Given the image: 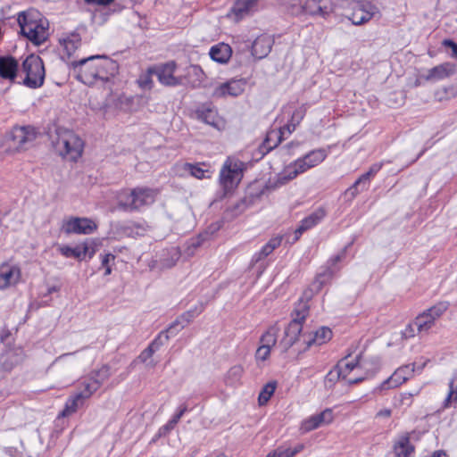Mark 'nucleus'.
Segmentation results:
<instances>
[{
	"mask_svg": "<svg viewBox=\"0 0 457 457\" xmlns=\"http://www.w3.org/2000/svg\"><path fill=\"white\" fill-rule=\"evenodd\" d=\"M71 65L78 80L87 86L98 82L105 83L113 78L119 71L116 61L104 55H92L80 60L71 61Z\"/></svg>",
	"mask_w": 457,
	"mask_h": 457,
	"instance_id": "f257e3e1",
	"label": "nucleus"
},
{
	"mask_svg": "<svg viewBox=\"0 0 457 457\" xmlns=\"http://www.w3.org/2000/svg\"><path fill=\"white\" fill-rule=\"evenodd\" d=\"M17 21L21 34L34 45L39 46L47 40L49 23L38 12H21Z\"/></svg>",
	"mask_w": 457,
	"mask_h": 457,
	"instance_id": "f03ea898",
	"label": "nucleus"
},
{
	"mask_svg": "<svg viewBox=\"0 0 457 457\" xmlns=\"http://www.w3.org/2000/svg\"><path fill=\"white\" fill-rule=\"evenodd\" d=\"M158 189L137 187L121 192L118 197V207L125 212H138L155 202Z\"/></svg>",
	"mask_w": 457,
	"mask_h": 457,
	"instance_id": "7ed1b4c3",
	"label": "nucleus"
},
{
	"mask_svg": "<svg viewBox=\"0 0 457 457\" xmlns=\"http://www.w3.org/2000/svg\"><path fill=\"white\" fill-rule=\"evenodd\" d=\"M54 151L63 159L77 162L84 150V141L74 131L58 129L53 140Z\"/></svg>",
	"mask_w": 457,
	"mask_h": 457,
	"instance_id": "20e7f679",
	"label": "nucleus"
},
{
	"mask_svg": "<svg viewBox=\"0 0 457 457\" xmlns=\"http://www.w3.org/2000/svg\"><path fill=\"white\" fill-rule=\"evenodd\" d=\"M19 76L22 84L29 88L36 89L44 85L46 70L43 60L36 54H29L23 61Z\"/></svg>",
	"mask_w": 457,
	"mask_h": 457,
	"instance_id": "39448f33",
	"label": "nucleus"
},
{
	"mask_svg": "<svg viewBox=\"0 0 457 457\" xmlns=\"http://www.w3.org/2000/svg\"><path fill=\"white\" fill-rule=\"evenodd\" d=\"M345 258V249L342 250L337 255L329 258L326 264L320 268V270L317 273L314 280L304 292V295L307 298H311L313 295L320 292L324 286L330 283L335 274L340 270V267L337 265L338 262Z\"/></svg>",
	"mask_w": 457,
	"mask_h": 457,
	"instance_id": "423d86ee",
	"label": "nucleus"
},
{
	"mask_svg": "<svg viewBox=\"0 0 457 457\" xmlns=\"http://www.w3.org/2000/svg\"><path fill=\"white\" fill-rule=\"evenodd\" d=\"M367 369V361H362L361 354H358L353 360L345 361L342 360L337 365V376L342 378L349 385L362 382L373 373L363 372Z\"/></svg>",
	"mask_w": 457,
	"mask_h": 457,
	"instance_id": "0eeeda50",
	"label": "nucleus"
},
{
	"mask_svg": "<svg viewBox=\"0 0 457 457\" xmlns=\"http://www.w3.org/2000/svg\"><path fill=\"white\" fill-rule=\"evenodd\" d=\"M111 375L110 366L103 365L100 369L91 371L79 380L76 393L87 401L110 378Z\"/></svg>",
	"mask_w": 457,
	"mask_h": 457,
	"instance_id": "6e6552de",
	"label": "nucleus"
},
{
	"mask_svg": "<svg viewBox=\"0 0 457 457\" xmlns=\"http://www.w3.org/2000/svg\"><path fill=\"white\" fill-rule=\"evenodd\" d=\"M37 135V129L31 125L14 126L7 137V141L13 151L19 152L29 148Z\"/></svg>",
	"mask_w": 457,
	"mask_h": 457,
	"instance_id": "1a4fd4ad",
	"label": "nucleus"
},
{
	"mask_svg": "<svg viewBox=\"0 0 457 457\" xmlns=\"http://www.w3.org/2000/svg\"><path fill=\"white\" fill-rule=\"evenodd\" d=\"M244 163L228 159L220 173V182L225 193L232 191L243 178Z\"/></svg>",
	"mask_w": 457,
	"mask_h": 457,
	"instance_id": "9d476101",
	"label": "nucleus"
},
{
	"mask_svg": "<svg viewBox=\"0 0 457 457\" xmlns=\"http://www.w3.org/2000/svg\"><path fill=\"white\" fill-rule=\"evenodd\" d=\"M153 71L157 77L159 83L164 87H176L183 85L180 75L176 76L178 64L175 61H168L166 62L154 64Z\"/></svg>",
	"mask_w": 457,
	"mask_h": 457,
	"instance_id": "9b49d317",
	"label": "nucleus"
},
{
	"mask_svg": "<svg viewBox=\"0 0 457 457\" xmlns=\"http://www.w3.org/2000/svg\"><path fill=\"white\" fill-rule=\"evenodd\" d=\"M378 12V8L370 1L360 0L352 4L348 19L353 25H362L370 21Z\"/></svg>",
	"mask_w": 457,
	"mask_h": 457,
	"instance_id": "f8f14e48",
	"label": "nucleus"
},
{
	"mask_svg": "<svg viewBox=\"0 0 457 457\" xmlns=\"http://www.w3.org/2000/svg\"><path fill=\"white\" fill-rule=\"evenodd\" d=\"M62 231L65 234L89 235L97 229V224L89 218L70 217L63 221Z\"/></svg>",
	"mask_w": 457,
	"mask_h": 457,
	"instance_id": "ddd939ff",
	"label": "nucleus"
},
{
	"mask_svg": "<svg viewBox=\"0 0 457 457\" xmlns=\"http://www.w3.org/2000/svg\"><path fill=\"white\" fill-rule=\"evenodd\" d=\"M415 371V364H406L398 368L394 374L383 381L378 387L375 388V393H381L384 390L395 388L406 382Z\"/></svg>",
	"mask_w": 457,
	"mask_h": 457,
	"instance_id": "4468645a",
	"label": "nucleus"
},
{
	"mask_svg": "<svg viewBox=\"0 0 457 457\" xmlns=\"http://www.w3.org/2000/svg\"><path fill=\"white\" fill-rule=\"evenodd\" d=\"M184 87L191 89L201 88L206 80V74L198 64H190L184 70V73L180 75Z\"/></svg>",
	"mask_w": 457,
	"mask_h": 457,
	"instance_id": "2eb2a0df",
	"label": "nucleus"
},
{
	"mask_svg": "<svg viewBox=\"0 0 457 457\" xmlns=\"http://www.w3.org/2000/svg\"><path fill=\"white\" fill-rule=\"evenodd\" d=\"M383 163L377 162L372 164L369 170L361 175L355 182L346 190V194L350 195L353 198L358 195L361 192L367 190L371 179L382 169Z\"/></svg>",
	"mask_w": 457,
	"mask_h": 457,
	"instance_id": "dca6fc26",
	"label": "nucleus"
},
{
	"mask_svg": "<svg viewBox=\"0 0 457 457\" xmlns=\"http://www.w3.org/2000/svg\"><path fill=\"white\" fill-rule=\"evenodd\" d=\"M246 84L245 79H232L217 86L213 90L212 96L216 98L238 96L245 91Z\"/></svg>",
	"mask_w": 457,
	"mask_h": 457,
	"instance_id": "f3484780",
	"label": "nucleus"
},
{
	"mask_svg": "<svg viewBox=\"0 0 457 457\" xmlns=\"http://www.w3.org/2000/svg\"><path fill=\"white\" fill-rule=\"evenodd\" d=\"M333 419V411L329 408H327L323 411L313 414L303 420L301 423L300 430L303 433L310 432L321 426L331 423Z\"/></svg>",
	"mask_w": 457,
	"mask_h": 457,
	"instance_id": "a211bd4d",
	"label": "nucleus"
},
{
	"mask_svg": "<svg viewBox=\"0 0 457 457\" xmlns=\"http://www.w3.org/2000/svg\"><path fill=\"white\" fill-rule=\"evenodd\" d=\"M260 0H236L228 16H232L236 21L253 14L258 11Z\"/></svg>",
	"mask_w": 457,
	"mask_h": 457,
	"instance_id": "6ab92c4d",
	"label": "nucleus"
},
{
	"mask_svg": "<svg viewBox=\"0 0 457 457\" xmlns=\"http://www.w3.org/2000/svg\"><path fill=\"white\" fill-rule=\"evenodd\" d=\"M195 116L197 120L220 129L223 120L218 115L217 110L211 104H203L195 111Z\"/></svg>",
	"mask_w": 457,
	"mask_h": 457,
	"instance_id": "aec40b11",
	"label": "nucleus"
},
{
	"mask_svg": "<svg viewBox=\"0 0 457 457\" xmlns=\"http://www.w3.org/2000/svg\"><path fill=\"white\" fill-rule=\"evenodd\" d=\"M327 215L325 208L319 207L310 215L303 219L298 228L295 230V238L293 243L299 240L303 232L318 225Z\"/></svg>",
	"mask_w": 457,
	"mask_h": 457,
	"instance_id": "412c9836",
	"label": "nucleus"
},
{
	"mask_svg": "<svg viewBox=\"0 0 457 457\" xmlns=\"http://www.w3.org/2000/svg\"><path fill=\"white\" fill-rule=\"evenodd\" d=\"M305 14L327 18L334 12L331 0H304Z\"/></svg>",
	"mask_w": 457,
	"mask_h": 457,
	"instance_id": "4be33fe9",
	"label": "nucleus"
},
{
	"mask_svg": "<svg viewBox=\"0 0 457 457\" xmlns=\"http://www.w3.org/2000/svg\"><path fill=\"white\" fill-rule=\"evenodd\" d=\"M18 76V61L11 55H0V79L14 82Z\"/></svg>",
	"mask_w": 457,
	"mask_h": 457,
	"instance_id": "5701e85b",
	"label": "nucleus"
},
{
	"mask_svg": "<svg viewBox=\"0 0 457 457\" xmlns=\"http://www.w3.org/2000/svg\"><path fill=\"white\" fill-rule=\"evenodd\" d=\"M310 169L312 167L309 166L303 156L298 158L285 170L284 173L279 175L278 182L280 185H284Z\"/></svg>",
	"mask_w": 457,
	"mask_h": 457,
	"instance_id": "b1692460",
	"label": "nucleus"
},
{
	"mask_svg": "<svg viewBox=\"0 0 457 457\" xmlns=\"http://www.w3.org/2000/svg\"><path fill=\"white\" fill-rule=\"evenodd\" d=\"M333 337L332 330L328 327H321L315 332L306 335L303 338L304 347L299 349L301 351H306L312 345H321L328 342Z\"/></svg>",
	"mask_w": 457,
	"mask_h": 457,
	"instance_id": "393cba45",
	"label": "nucleus"
},
{
	"mask_svg": "<svg viewBox=\"0 0 457 457\" xmlns=\"http://www.w3.org/2000/svg\"><path fill=\"white\" fill-rule=\"evenodd\" d=\"M204 311V305L189 310L179 316L167 328L170 336L177 335L182 328L187 326L195 317Z\"/></svg>",
	"mask_w": 457,
	"mask_h": 457,
	"instance_id": "a878e982",
	"label": "nucleus"
},
{
	"mask_svg": "<svg viewBox=\"0 0 457 457\" xmlns=\"http://www.w3.org/2000/svg\"><path fill=\"white\" fill-rule=\"evenodd\" d=\"M456 71L455 65L451 62H444L428 71L422 78L426 81H437L449 78Z\"/></svg>",
	"mask_w": 457,
	"mask_h": 457,
	"instance_id": "bb28decb",
	"label": "nucleus"
},
{
	"mask_svg": "<svg viewBox=\"0 0 457 457\" xmlns=\"http://www.w3.org/2000/svg\"><path fill=\"white\" fill-rule=\"evenodd\" d=\"M20 276L19 268L9 263H3L0 266V289H5L16 284Z\"/></svg>",
	"mask_w": 457,
	"mask_h": 457,
	"instance_id": "cd10ccee",
	"label": "nucleus"
},
{
	"mask_svg": "<svg viewBox=\"0 0 457 457\" xmlns=\"http://www.w3.org/2000/svg\"><path fill=\"white\" fill-rule=\"evenodd\" d=\"M395 457H412L415 453V446L411 443V434L401 435L393 446Z\"/></svg>",
	"mask_w": 457,
	"mask_h": 457,
	"instance_id": "c85d7f7f",
	"label": "nucleus"
},
{
	"mask_svg": "<svg viewBox=\"0 0 457 457\" xmlns=\"http://www.w3.org/2000/svg\"><path fill=\"white\" fill-rule=\"evenodd\" d=\"M309 314V307L306 303H299L292 314L293 319L289 323V330L293 333H301L303 323Z\"/></svg>",
	"mask_w": 457,
	"mask_h": 457,
	"instance_id": "c756f323",
	"label": "nucleus"
},
{
	"mask_svg": "<svg viewBox=\"0 0 457 457\" xmlns=\"http://www.w3.org/2000/svg\"><path fill=\"white\" fill-rule=\"evenodd\" d=\"M273 39L270 36L261 35L252 44L253 56L262 59L269 54L273 46Z\"/></svg>",
	"mask_w": 457,
	"mask_h": 457,
	"instance_id": "7c9ffc66",
	"label": "nucleus"
},
{
	"mask_svg": "<svg viewBox=\"0 0 457 457\" xmlns=\"http://www.w3.org/2000/svg\"><path fill=\"white\" fill-rule=\"evenodd\" d=\"M87 400L77 393L71 395L66 401L63 410L59 413L58 418L69 417L82 408Z\"/></svg>",
	"mask_w": 457,
	"mask_h": 457,
	"instance_id": "2f4dec72",
	"label": "nucleus"
},
{
	"mask_svg": "<svg viewBox=\"0 0 457 457\" xmlns=\"http://www.w3.org/2000/svg\"><path fill=\"white\" fill-rule=\"evenodd\" d=\"M209 54L214 62L223 64L229 61L232 55V49L228 44L219 43L211 47Z\"/></svg>",
	"mask_w": 457,
	"mask_h": 457,
	"instance_id": "473e14b6",
	"label": "nucleus"
},
{
	"mask_svg": "<svg viewBox=\"0 0 457 457\" xmlns=\"http://www.w3.org/2000/svg\"><path fill=\"white\" fill-rule=\"evenodd\" d=\"M435 324L436 320L427 310L420 313L414 320V325L416 326L418 333L428 334Z\"/></svg>",
	"mask_w": 457,
	"mask_h": 457,
	"instance_id": "72a5a7b5",
	"label": "nucleus"
},
{
	"mask_svg": "<svg viewBox=\"0 0 457 457\" xmlns=\"http://www.w3.org/2000/svg\"><path fill=\"white\" fill-rule=\"evenodd\" d=\"M88 252V245L87 244L79 245L75 247L64 245L60 248V253L66 258H75L77 260H83Z\"/></svg>",
	"mask_w": 457,
	"mask_h": 457,
	"instance_id": "f704fd0d",
	"label": "nucleus"
},
{
	"mask_svg": "<svg viewBox=\"0 0 457 457\" xmlns=\"http://www.w3.org/2000/svg\"><path fill=\"white\" fill-rule=\"evenodd\" d=\"M305 337V334L301 333H293L289 330V325L285 330V337L280 341L279 345L282 348L283 352H287L289 348H291L293 345H297L299 343L303 344V338Z\"/></svg>",
	"mask_w": 457,
	"mask_h": 457,
	"instance_id": "c9c22d12",
	"label": "nucleus"
},
{
	"mask_svg": "<svg viewBox=\"0 0 457 457\" xmlns=\"http://www.w3.org/2000/svg\"><path fill=\"white\" fill-rule=\"evenodd\" d=\"M279 331L280 327L277 322L270 325L262 335L260 344L272 348L277 344Z\"/></svg>",
	"mask_w": 457,
	"mask_h": 457,
	"instance_id": "e433bc0d",
	"label": "nucleus"
},
{
	"mask_svg": "<svg viewBox=\"0 0 457 457\" xmlns=\"http://www.w3.org/2000/svg\"><path fill=\"white\" fill-rule=\"evenodd\" d=\"M304 449L303 444H297L294 447L287 446L285 445H279L275 450L270 452L272 457H295Z\"/></svg>",
	"mask_w": 457,
	"mask_h": 457,
	"instance_id": "4c0bfd02",
	"label": "nucleus"
},
{
	"mask_svg": "<svg viewBox=\"0 0 457 457\" xmlns=\"http://www.w3.org/2000/svg\"><path fill=\"white\" fill-rule=\"evenodd\" d=\"M60 44L68 56H71L80 46L81 37L78 33H72L68 37L60 39Z\"/></svg>",
	"mask_w": 457,
	"mask_h": 457,
	"instance_id": "58836bf2",
	"label": "nucleus"
},
{
	"mask_svg": "<svg viewBox=\"0 0 457 457\" xmlns=\"http://www.w3.org/2000/svg\"><path fill=\"white\" fill-rule=\"evenodd\" d=\"M328 150L325 148H318L306 154L303 157L312 168L321 163L328 156Z\"/></svg>",
	"mask_w": 457,
	"mask_h": 457,
	"instance_id": "ea45409f",
	"label": "nucleus"
},
{
	"mask_svg": "<svg viewBox=\"0 0 457 457\" xmlns=\"http://www.w3.org/2000/svg\"><path fill=\"white\" fill-rule=\"evenodd\" d=\"M244 374V369L241 365L231 367L226 374L225 383L228 386H235L240 384V380Z\"/></svg>",
	"mask_w": 457,
	"mask_h": 457,
	"instance_id": "a19ab883",
	"label": "nucleus"
},
{
	"mask_svg": "<svg viewBox=\"0 0 457 457\" xmlns=\"http://www.w3.org/2000/svg\"><path fill=\"white\" fill-rule=\"evenodd\" d=\"M276 388V381H270L262 387L258 396V402L261 406L265 405L270 401Z\"/></svg>",
	"mask_w": 457,
	"mask_h": 457,
	"instance_id": "79ce46f5",
	"label": "nucleus"
},
{
	"mask_svg": "<svg viewBox=\"0 0 457 457\" xmlns=\"http://www.w3.org/2000/svg\"><path fill=\"white\" fill-rule=\"evenodd\" d=\"M154 69V65L149 66L145 72L139 76L137 82L140 88L151 90L154 87V81L152 79L153 75H154V72L153 71Z\"/></svg>",
	"mask_w": 457,
	"mask_h": 457,
	"instance_id": "37998d69",
	"label": "nucleus"
},
{
	"mask_svg": "<svg viewBox=\"0 0 457 457\" xmlns=\"http://www.w3.org/2000/svg\"><path fill=\"white\" fill-rule=\"evenodd\" d=\"M449 307H450L449 302L440 301V302L436 303V304H434L433 306H431L430 308L427 309V312L429 314H431V316L433 317V319L435 320H436L446 312V311L449 309Z\"/></svg>",
	"mask_w": 457,
	"mask_h": 457,
	"instance_id": "c03bdc74",
	"label": "nucleus"
},
{
	"mask_svg": "<svg viewBox=\"0 0 457 457\" xmlns=\"http://www.w3.org/2000/svg\"><path fill=\"white\" fill-rule=\"evenodd\" d=\"M287 11L294 16L305 14L304 0H289L287 4Z\"/></svg>",
	"mask_w": 457,
	"mask_h": 457,
	"instance_id": "a18cd8bd",
	"label": "nucleus"
},
{
	"mask_svg": "<svg viewBox=\"0 0 457 457\" xmlns=\"http://www.w3.org/2000/svg\"><path fill=\"white\" fill-rule=\"evenodd\" d=\"M453 403H457V389L453 383H449V392L443 402V408L448 409L453 406Z\"/></svg>",
	"mask_w": 457,
	"mask_h": 457,
	"instance_id": "49530a36",
	"label": "nucleus"
},
{
	"mask_svg": "<svg viewBox=\"0 0 457 457\" xmlns=\"http://www.w3.org/2000/svg\"><path fill=\"white\" fill-rule=\"evenodd\" d=\"M184 170L188 171L193 177L202 179L206 178L205 173L208 172L204 170L200 166L191 163H185Z\"/></svg>",
	"mask_w": 457,
	"mask_h": 457,
	"instance_id": "de8ad7c7",
	"label": "nucleus"
},
{
	"mask_svg": "<svg viewBox=\"0 0 457 457\" xmlns=\"http://www.w3.org/2000/svg\"><path fill=\"white\" fill-rule=\"evenodd\" d=\"M175 427L176 424L171 420H170L166 424H164L158 429L157 433L152 439V442L155 443L161 437L168 436L170 433V431L174 429Z\"/></svg>",
	"mask_w": 457,
	"mask_h": 457,
	"instance_id": "09e8293b",
	"label": "nucleus"
},
{
	"mask_svg": "<svg viewBox=\"0 0 457 457\" xmlns=\"http://www.w3.org/2000/svg\"><path fill=\"white\" fill-rule=\"evenodd\" d=\"M170 332L167 331V329L161 331L148 346H150L152 349H154L155 353L163 345L162 337H164L165 341H168L170 338Z\"/></svg>",
	"mask_w": 457,
	"mask_h": 457,
	"instance_id": "8fccbe9b",
	"label": "nucleus"
},
{
	"mask_svg": "<svg viewBox=\"0 0 457 457\" xmlns=\"http://www.w3.org/2000/svg\"><path fill=\"white\" fill-rule=\"evenodd\" d=\"M282 238L276 237L269 240V242L262 247V250L268 254V256L278 247L280 246Z\"/></svg>",
	"mask_w": 457,
	"mask_h": 457,
	"instance_id": "3c124183",
	"label": "nucleus"
},
{
	"mask_svg": "<svg viewBox=\"0 0 457 457\" xmlns=\"http://www.w3.org/2000/svg\"><path fill=\"white\" fill-rule=\"evenodd\" d=\"M133 104V99L125 95H120L117 99L116 107L122 111H129Z\"/></svg>",
	"mask_w": 457,
	"mask_h": 457,
	"instance_id": "603ef678",
	"label": "nucleus"
},
{
	"mask_svg": "<svg viewBox=\"0 0 457 457\" xmlns=\"http://www.w3.org/2000/svg\"><path fill=\"white\" fill-rule=\"evenodd\" d=\"M271 347L260 345L255 353V358L257 361H264L269 359L270 355Z\"/></svg>",
	"mask_w": 457,
	"mask_h": 457,
	"instance_id": "864d4df0",
	"label": "nucleus"
},
{
	"mask_svg": "<svg viewBox=\"0 0 457 457\" xmlns=\"http://www.w3.org/2000/svg\"><path fill=\"white\" fill-rule=\"evenodd\" d=\"M13 351H9L1 356V362L4 370H11L13 368Z\"/></svg>",
	"mask_w": 457,
	"mask_h": 457,
	"instance_id": "5fc2aeb1",
	"label": "nucleus"
},
{
	"mask_svg": "<svg viewBox=\"0 0 457 457\" xmlns=\"http://www.w3.org/2000/svg\"><path fill=\"white\" fill-rule=\"evenodd\" d=\"M193 408H189L188 404L187 403H181L176 413L172 416L170 419L176 425L180 420L181 417L187 411H191Z\"/></svg>",
	"mask_w": 457,
	"mask_h": 457,
	"instance_id": "6e6d98bb",
	"label": "nucleus"
},
{
	"mask_svg": "<svg viewBox=\"0 0 457 457\" xmlns=\"http://www.w3.org/2000/svg\"><path fill=\"white\" fill-rule=\"evenodd\" d=\"M101 267L107 268L108 266H112L114 264L116 256L111 253H105L101 254Z\"/></svg>",
	"mask_w": 457,
	"mask_h": 457,
	"instance_id": "4d7b16f0",
	"label": "nucleus"
},
{
	"mask_svg": "<svg viewBox=\"0 0 457 457\" xmlns=\"http://www.w3.org/2000/svg\"><path fill=\"white\" fill-rule=\"evenodd\" d=\"M416 331L417 328L413 321L412 323H410L405 327V328L402 332V335L404 338H411L415 336Z\"/></svg>",
	"mask_w": 457,
	"mask_h": 457,
	"instance_id": "13d9d810",
	"label": "nucleus"
},
{
	"mask_svg": "<svg viewBox=\"0 0 457 457\" xmlns=\"http://www.w3.org/2000/svg\"><path fill=\"white\" fill-rule=\"evenodd\" d=\"M154 353V349H152L150 346H147L144 351L141 352L137 359L141 362H145L148 359H150Z\"/></svg>",
	"mask_w": 457,
	"mask_h": 457,
	"instance_id": "bf43d9fd",
	"label": "nucleus"
},
{
	"mask_svg": "<svg viewBox=\"0 0 457 457\" xmlns=\"http://www.w3.org/2000/svg\"><path fill=\"white\" fill-rule=\"evenodd\" d=\"M266 257H268V254H266V253H264L262 249L255 253L253 257H252V260H251V265L252 266H254L255 264H257L259 262H261L262 260L265 259Z\"/></svg>",
	"mask_w": 457,
	"mask_h": 457,
	"instance_id": "052dcab7",
	"label": "nucleus"
},
{
	"mask_svg": "<svg viewBox=\"0 0 457 457\" xmlns=\"http://www.w3.org/2000/svg\"><path fill=\"white\" fill-rule=\"evenodd\" d=\"M266 257H268V254H266V253H264L262 249L255 253L253 257H252V260H251V265L252 266H254L255 264H257L259 262H261L262 260L265 259Z\"/></svg>",
	"mask_w": 457,
	"mask_h": 457,
	"instance_id": "680f3d73",
	"label": "nucleus"
},
{
	"mask_svg": "<svg viewBox=\"0 0 457 457\" xmlns=\"http://www.w3.org/2000/svg\"><path fill=\"white\" fill-rule=\"evenodd\" d=\"M443 45L452 49V56L457 59V43L451 39H445Z\"/></svg>",
	"mask_w": 457,
	"mask_h": 457,
	"instance_id": "e2e57ef3",
	"label": "nucleus"
},
{
	"mask_svg": "<svg viewBox=\"0 0 457 457\" xmlns=\"http://www.w3.org/2000/svg\"><path fill=\"white\" fill-rule=\"evenodd\" d=\"M88 4H96L100 6H107L109 5L113 0H85Z\"/></svg>",
	"mask_w": 457,
	"mask_h": 457,
	"instance_id": "0e129e2a",
	"label": "nucleus"
},
{
	"mask_svg": "<svg viewBox=\"0 0 457 457\" xmlns=\"http://www.w3.org/2000/svg\"><path fill=\"white\" fill-rule=\"evenodd\" d=\"M392 414V411L390 409H384V410H380L378 413H377V417H385V418H389Z\"/></svg>",
	"mask_w": 457,
	"mask_h": 457,
	"instance_id": "69168bd1",
	"label": "nucleus"
},
{
	"mask_svg": "<svg viewBox=\"0 0 457 457\" xmlns=\"http://www.w3.org/2000/svg\"><path fill=\"white\" fill-rule=\"evenodd\" d=\"M327 378L330 381L340 378H337V367L333 370H330L328 372V374L327 375Z\"/></svg>",
	"mask_w": 457,
	"mask_h": 457,
	"instance_id": "338daca9",
	"label": "nucleus"
},
{
	"mask_svg": "<svg viewBox=\"0 0 457 457\" xmlns=\"http://www.w3.org/2000/svg\"><path fill=\"white\" fill-rule=\"evenodd\" d=\"M449 383H453V385L456 386V389H457V370L454 371L453 376Z\"/></svg>",
	"mask_w": 457,
	"mask_h": 457,
	"instance_id": "774afa93",
	"label": "nucleus"
}]
</instances>
